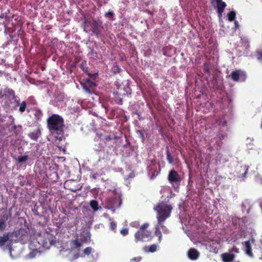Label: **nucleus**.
<instances>
[{"label": "nucleus", "instance_id": "nucleus-33", "mask_svg": "<svg viewBox=\"0 0 262 262\" xmlns=\"http://www.w3.org/2000/svg\"><path fill=\"white\" fill-rule=\"evenodd\" d=\"M120 233L123 236H125L128 234V230L127 228H123L120 231Z\"/></svg>", "mask_w": 262, "mask_h": 262}, {"label": "nucleus", "instance_id": "nucleus-50", "mask_svg": "<svg viewBox=\"0 0 262 262\" xmlns=\"http://www.w3.org/2000/svg\"><path fill=\"white\" fill-rule=\"evenodd\" d=\"M93 178H94V179H96V176H93Z\"/></svg>", "mask_w": 262, "mask_h": 262}, {"label": "nucleus", "instance_id": "nucleus-37", "mask_svg": "<svg viewBox=\"0 0 262 262\" xmlns=\"http://www.w3.org/2000/svg\"><path fill=\"white\" fill-rule=\"evenodd\" d=\"M90 241H91V237H90V233H89V235H88V236L84 238V242L85 243H88V242H90Z\"/></svg>", "mask_w": 262, "mask_h": 262}, {"label": "nucleus", "instance_id": "nucleus-2", "mask_svg": "<svg viewBox=\"0 0 262 262\" xmlns=\"http://www.w3.org/2000/svg\"><path fill=\"white\" fill-rule=\"evenodd\" d=\"M36 241L38 244L36 247L38 249H48L56 243V237L50 232L43 231L37 234Z\"/></svg>", "mask_w": 262, "mask_h": 262}, {"label": "nucleus", "instance_id": "nucleus-46", "mask_svg": "<svg viewBox=\"0 0 262 262\" xmlns=\"http://www.w3.org/2000/svg\"><path fill=\"white\" fill-rule=\"evenodd\" d=\"M247 172V170H246V171L244 173V174H243V177H245V176H246V174Z\"/></svg>", "mask_w": 262, "mask_h": 262}, {"label": "nucleus", "instance_id": "nucleus-8", "mask_svg": "<svg viewBox=\"0 0 262 262\" xmlns=\"http://www.w3.org/2000/svg\"><path fill=\"white\" fill-rule=\"evenodd\" d=\"M8 237L9 238V244L8 245L11 246L12 243H16L19 241V237H18V234H17V231L15 230L13 232H7Z\"/></svg>", "mask_w": 262, "mask_h": 262}, {"label": "nucleus", "instance_id": "nucleus-9", "mask_svg": "<svg viewBox=\"0 0 262 262\" xmlns=\"http://www.w3.org/2000/svg\"><path fill=\"white\" fill-rule=\"evenodd\" d=\"M18 237H19V241H24L28 239L29 234V231L28 229L20 228L17 230Z\"/></svg>", "mask_w": 262, "mask_h": 262}, {"label": "nucleus", "instance_id": "nucleus-43", "mask_svg": "<svg viewBox=\"0 0 262 262\" xmlns=\"http://www.w3.org/2000/svg\"><path fill=\"white\" fill-rule=\"evenodd\" d=\"M4 16H5V15H4V13H1L0 14V18H4Z\"/></svg>", "mask_w": 262, "mask_h": 262}, {"label": "nucleus", "instance_id": "nucleus-6", "mask_svg": "<svg viewBox=\"0 0 262 262\" xmlns=\"http://www.w3.org/2000/svg\"><path fill=\"white\" fill-rule=\"evenodd\" d=\"M234 81H244L246 79V75L244 72L241 70H235L231 72L229 76Z\"/></svg>", "mask_w": 262, "mask_h": 262}, {"label": "nucleus", "instance_id": "nucleus-40", "mask_svg": "<svg viewBox=\"0 0 262 262\" xmlns=\"http://www.w3.org/2000/svg\"><path fill=\"white\" fill-rule=\"evenodd\" d=\"M28 100L32 101V104H35L36 101L32 97H30L28 98Z\"/></svg>", "mask_w": 262, "mask_h": 262}, {"label": "nucleus", "instance_id": "nucleus-17", "mask_svg": "<svg viewBox=\"0 0 262 262\" xmlns=\"http://www.w3.org/2000/svg\"><path fill=\"white\" fill-rule=\"evenodd\" d=\"M8 242H9V238L7 233H5L3 236H0V247H2Z\"/></svg>", "mask_w": 262, "mask_h": 262}, {"label": "nucleus", "instance_id": "nucleus-14", "mask_svg": "<svg viewBox=\"0 0 262 262\" xmlns=\"http://www.w3.org/2000/svg\"><path fill=\"white\" fill-rule=\"evenodd\" d=\"M245 252L247 255L250 257H253V255L252 252V248L249 241L245 242Z\"/></svg>", "mask_w": 262, "mask_h": 262}, {"label": "nucleus", "instance_id": "nucleus-51", "mask_svg": "<svg viewBox=\"0 0 262 262\" xmlns=\"http://www.w3.org/2000/svg\"><path fill=\"white\" fill-rule=\"evenodd\" d=\"M212 149V147H210V151H211Z\"/></svg>", "mask_w": 262, "mask_h": 262}, {"label": "nucleus", "instance_id": "nucleus-35", "mask_svg": "<svg viewBox=\"0 0 262 262\" xmlns=\"http://www.w3.org/2000/svg\"><path fill=\"white\" fill-rule=\"evenodd\" d=\"M231 253H238L239 252V249L236 247H233L231 249L229 250Z\"/></svg>", "mask_w": 262, "mask_h": 262}, {"label": "nucleus", "instance_id": "nucleus-24", "mask_svg": "<svg viewBox=\"0 0 262 262\" xmlns=\"http://www.w3.org/2000/svg\"><path fill=\"white\" fill-rule=\"evenodd\" d=\"M27 106V104L25 101H23L20 104V106L19 108V111L20 113H23L25 111L26 108Z\"/></svg>", "mask_w": 262, "mask_h": 262}, {"label": "nucleus", "instance_id": "nucleus-32", "mask_svg": "<svg viewBox=\"0 0 262 262\" xmlns=\"http://www.w3.org/2000/svg\"><path fill=\"white\" fill-rule=\"evenodd\" d=\"M114 15V12L112 11H109L105 13L104 15L105 17L111 18L113 17Z\"/></svg>", "mask_w": 262, "mask_h": 262}, {"label": "nucleus", "instance_id": "nucleus-20", "mask_svg": "<svg viewBox=\"0 0 262 262\" xmlns=\"http://www.w3.org/2000/svg\"><path fill=\"white\" fill-rule=\"evenodd\" d=\"M90 205L94 211L98 210V203L97 201L94 200L91 201Z\"/></svg>", "mask_w": 262, "mask_h": 262}, {"label": "nucleus", "instance_id": "nucleus-29", "mask_svg": "<svg viewBox=\"0 0 262 262\" xmlns=\"http://www.w3.org/2000/svg\"><path fill=\"white\" fill-rule=\"evenodd\" d=\"M116 228H117V225H116V223H115L114 222H112L110 223V228L114 232H116Z\"/></svg>", "mask_w": 262, "mask_h": 262}, {"label": "nucleus", "instance_id": "nucleus-38", "mask_svg": "<svg viewBox=\"0 0 262 262\" xmlns=\"http://www.w3.org/2000/svg\"><path fill=\"white\" fill-rule=\"evenodd\" d=\"M216 149L217 150L220 149L221 148V146L222 142L220 141L219 142L216 141Z\"/></svg>", "mask_w": 262, "mask_h": 262}, {"label": "nucleus", "instance_id": "nucleus-3", "mask_svg": "<svg viewBox=\"0 0 262 262\" xmlns=\"http://www.w3.org/2000/svg\"><path fill=\"white\" fill-rule=\"evenodd\" d=\"M154 210L157 212L158 224H161L170 216L172 207L166 203L161 202L155 207Z\"/></svg>", "mask_w": 262, "mask_h": 262}, {"label": "nucleus", "instance_id": "nucleus-45", "mask_svg": "<svg viewBox=\"0 0 262 262\" xmlns=\"http://www.w3.org/2000/svg\"><path fill=\"white\" fill-rule=\"evenodd\" d=\"M118 103L119 104H122V99H120V101H119V102H118Z\"/></svg>", "mask_w": 262, "mask_h": 262}, {"label": "nucleus", "instance_id": "nucleus-26", "mask_svg": "<svg viewBox=\"0 0 262 262\" xmlns=\"http://www.w3.org/2000/svg\"><path fill=\"white\" fill-rule=\"evenodd\" d=\"M73 244L76 248H79L82 246V243L76 239L73 241Z\"/></svg>", "mask_w": 262, "mask_h": 262}, {"label": "nucleus", "instance_id": "nucleus-7", "mask_svg": "<svg viewBox=\"0 0 262 262\" xmlns=\"http://www.w3.org/2000/svg\"><path fill=\"white\" fill-rule=\"evenodd\" d=\"M168 180L171 184L180 183L181 181L179 173L174 170L169 171L168 175Z\"/></svg>", "mask_w": 262, "mask_h": 262}, {"label": "nucleus", "instance_id": "nucleus-19", "mask_svg": "<svg viewBox=\"0 0 262 262\" xmlns=\"http://www.w3.org/2000/svg\"><path fill=\"white\" fill-rule=\"evenodd\" d=\"M166 158L167 160L169 163L170 164H173V158L171 154L169 152V150L168 148V147H167L166 149Z\"/></svg>", "mask_w": 262, "mask_h": 262}, {"label": "nucleus", "instance_id": "nucleus-4", "mask_svg": "<svg viewBox=\"0 0 262 262\" xmlns=\"http://www.w3.org/2000/svg\"><path fill=\"white\" fill-rule=\"evenodd\" d=\"M149 224L147 223L143 224L139 230L135 234V241L138 243L139 242L149 241L152 239L151 232L147 230Z\"/></svg>", "mask_w": 262, "mask_h": 262}, {"label": "nucleus", "instance_id": "nucleus-34", "mask_svg": "<svg viewBox=\"0 0 262 262\" xmlns=\"http://www.w3.org/2000/svg\"><path fill=\"white\" fill-rule=\"evenodd\" d=\"M83 90L85 91V92L89 94H92L93 92V91L90 89L89 87L87 85H85L83 86Z\"/></svg>", "mask_w": 262, "mask_h": 262}, {"label": "nucleus", "instance_id": "nucleus-30", "mask_svg": "<svg viewBox=\"0 0 262 262\" xmlns=\"http://www.w3.org/2000/svg\"><path fill=\"white\" fill-rule=\"evenodd\" d=\"M203 70L205 73L209 74L210 73L209 65L208 63H205L204 64Z\"/></svg>", "mask_w": 262, "mask_h": 262}, {"label": "nucleus", "instance_id": "nucleus-11", "mask_svg": "<svg viewBox=\"0 0 262 262\" xmlns=\"http://www.w3.org/2000/svg\"><path fill=\"white\" fill-rule=\"evenodd\" d=\"M216 2L217 11L219 15H221L223 12L226 4L222 0H215Z\"/></svg>", "mask_w": 262, "mask_h": 262}, {"label": "nucleus", "instance_id": "nucleus-1", "mask_svg": "<svg viewBox=\"0 0 262 262\" xmlns=\"http://www.w3.org/2000/svg\"><path fill=\"white\" fill-rule=\"evenodd\" d=\"M47 127L52 134H56V139L62 140L64 126V120L57 114H53L49 117L47 121Z\"/></svg>", "mask_w": 262, "mask_h": 262}, {"label": "nucleus", "instance_id": "nucleus-16", "mask_svg": "<svg viewBox=\"0 0 262 262\" xmlns=\"http://www.w3.org/2000/svg\"><path fill=\"white\" fill-rule=\"evenodd\" d=\"M40 135V132L39 130H37L35 132L30 133L28 134L29 137L33 140L36 141L39 136Z\"/></svg>", "mask_w": 262, "mask_h": 262}, {"label": "nucleus", "instance_id": "nucleus-42", "mask_svg": "<svg viewBox=\"0 0 262 262\" xmlns=\"http://www.w3.org/2000/svg\"><path fill=\"white\" fill-rule=\"evenodd\" d=\"M4 95L3 94L2 91L0 90V98L3 97Z\"/></svg>", "mask_w": 262, "mask_h": 262}, {"label": "nucleus", "instance_id": "nucleus-44", "mask_svg": "<svg viewBox=\"0 0 262 262\" xmlns=\"http://www.w3.org/2000/svg\"><path fill=\"white\" fill-rule=\"evenodd\" d=\"M138 132L140 133L141 137L142 138H143L144 136H143V134L142 133V132L140 130H138Z\"/></svg>", "mask_w": 262, "mask_h": 262}, {"label": "nucleus", "instance_id": "nucleus-21", "mask_svg": "<svg viewBox=\"0 0 262 262\" xmlns=\"http://www.w3.org/2000/svg\"><path fill=\"white\" fill-rule=\"evenodd\" d=\"M28 159V156L25 155L23 156H19L16 159V161L19 163H22L26 162Z\"/></svg>", "mask_w": 262, "mask_h": 262}, {"label": "nucleus", "instance_id": "nucleus-28", "mask_svg": "<svg viewBox=\"0 0 262 262\" xmlns=\"http://www.w3.org/2000/svg\"><path fill=\"white\" fill-rule=\"evenodd\" d=\"M92 250L93 249L91 247H88L84 249L83 252L85 255H89L91 253Z\"/></svg>", "mask_w": 262, "mask_h": 262}, {"label": "nucleus", "instance_id": "nucleus-41", "mask_svg": "<svg viewBox=\"0 0 262 262\" xmlns=\"http://www.w3.org/2000/svg\"><path fill=\"white\" fill-rule=\"evenodd\" d=\"M79 257V255L78 253L75 254L73 257V259H76Z\"/></svg>", "mask_w": 262, "mask_h": 262}, {"label": "nucleus", "instance_id": "nucleus-12", "mask_svg": "<svg viewBox=\"0 0 262 262\" xmlns=\"http://www.w3.org/2000/svg\"><path fill=\"white\" fill-rule=\"evenodd\" d=\"M8 219V214L7 213H5L0 217V231H3L6 227V221Z\"/></svg>", "mask_w": 262, "mask_h": 262}, {"label": "nucleus", "instance_id": "nucleus-22", "mask_svg": "<svg viewBox=\"0 0 262 262\" xmlns=\"http://www.w3.org/2000/svg\"><path fill=\"white\" fill-rule=\"evenodd\" d=\"M157 245L152 244L148 247V250H146V251L149 252L153 253L157 251Z\"/></svg>", "mask_w": 262, "mask_h": 262}, {"label": "nucleus", "instance_id": "nucleus-23", "mask_svg": "<svg viewBox=\"0 0 262 262\" xmlns=\"http://www.w3.org/2000/svg\"><path fill=\"white\" fill-rule=\"evenodd\" d=\"M227 16L228 20L232 21L234 20L236 16V13L234 11H231L228 14Z\"/></svg>", "mask_w": 262, "mask_h": 262}, {"label": "nucleus", "instance_id": "nucleus-47", "mask_svg": "<svg viewBox=\"0 0 262 262\" xmlns=\"http://www.w3.org/2000/svg\"><path fill=\"white\" fill-rule=\"evenodd\" d=\"M139 225L138 223H137V225H135L134 227L137 228L139 227Z\"/></svg>", "mask_w": 262, "mask_h": 262}, {"label": "nucleus", "instance_id": "nucleus-10", "mask_svg": "<svg viewBox=\"0 0 262 262\" xmlns=\"http://www.w3.org/2000/svg\"><path fill=\"white\" fill-rule=\"evenodd\" d=\"M187 254L188 257L191 260H193L197 259L200 256L199 252L194 248L190 249L188 252Z\"/></svg>", "mask_w": 262, "mask_h": 262}, {"label": "nucleus", "instance_id": "nucleus-49", "mask_svg": "<svg viewBox=\"0 0 262 262\" xmlns=\"http://www.w3.org/2000/svg\"><path fill=\"white\" fill-rule=\"evenodd\" d=\"M83 63L82 62V63L81 64V67L82 68H83Z\"/></svg>", "mask_w": 262, "mask_h": 262}, {"label": "nucleus", "instance_id": "nucleus-36", "mask_svg": "<svg viewBox=\"0 0 262 262\" xmlns=\"http://www.w3.org/2000/svg\"><path fill=\"white\" fill-rule=\"evenodd\" d=\"M141 260V257H135L131 259V261L140 262Z\"/></svg>", "mask_w": 262, "mask_h": 262}, {"label": "nucleus", "instance_id": "nucleus-27", "mask_svg": "<svg viewBox=\"0 0 262 262\" xmlns=\"http://www.w3.org/2000/svg\"><path fill=\"white\" fill-rule=\"evenodd\" d=\"M160 226V227L163 230V232L164 234H168L169 233V230L167 229V228L164 226L163 223L161 224H159Z\"/></svg>", "mask_w": 262, "mask_h": 262}, {"label": "nucleus", "instance_id": "nucleus-31", "mask_svg": "<svg viewBox=\"0 0 262 262\" xmlns=\"http://www.w3.org/2000/svg\"><path fill=\"white\" fill-rule=\"evenodd\" d=\"M87 85L89 88H94L96 86V84L95 82H92L90 80H88Z\"/></svg>", "mask_w": 262, "mask_h": 262}, {"label": "nucleus", "instance_id": "nucleus-5", "mask_svg": "<svg viewBox=\"0 0 262 262\" xmlns=\"http://www.w3.org/2000/svg\"><path fill=\"white\" fill-rule=\"evenodd\" d=\"M83 26L84 31L85 32H88L91 31L97 37L101 32V30L99 28V25L98 21L95 19H93L92 21L85 19L83 22Z\"/></svg>", "mask_w": 262, "mask_h": 262}, {"label": "nucleus", "instance_id": "nucleus-13", "mask_svg": "<svg viewBox=\"0 0 262 262\" xmlns=\"http://www.w3.org/2000/svg\"><path fill=\"white\" fill-rule=\"evenodd\" d=\"M224 262H232L235 258V255L230 253H224L222 254Z\"/></svg>", "mask_w": 262, "mask_h": 262}, {"label": "nucleus", "instance_id": "nucleus-25", "mask_svg": "<svg viewBox=\"0 0 262 262\" xmlns=\"http://www.w3.org/2000/svg\"><path fill=\"white\" fill-rule=\"evenodd\" d=\"M34 116L37 120H39L42 116V113L40 110H36Z\"/></svg>", "mask_w": 262, "mask_h": 262}, {"label": "nucleus", "instance_id": "nucleus-15", "mask_svg": "<svg viewBox=\"0 0 262 262\" xmlns=\"http://www.w3.org/2000/svg\"><path fill=\"white\" fill-rule=\"evenodd\" d=\"M7 92L8 93V94L9 95L12 96L13 99L14 100L15 102H16V105H20V103L19 102V99H18V97L15 95L14 91L12 89H8Z\"/></svg>", "mask_w": 262, "mask_h": 262}, {"label": "nucleus", "instance_id": "nucleus-18", "mask_svg": "<svg viewBox=\"0 0 262 262\" xmlns=\"http://www.w3.org/2000/svg\"><path fill=\"white\" fill-rule=\"evenodd\" d=\"M155 235L158 237V242L160 243L162 240V235L160 227L158 226L155 227Z\"/></svg>", "mask_w": 262, "mask_h": 262}, {"label": "nucleus", "instance_id": "nucleus-39", "mask_svg": "<svg viewBox=\"0 0 262 262\" xmlns=\"http://www.w3.org/2000/svg\"><path fill=\"white\" fill-rule=\"evenodd\" d=\"M258 59L261 60L262 61V51L259 52L258 54Z\"/></svg>", "mask_w": 262, "mask_h": 262}, {"label": "nucleus", "instance_id": "nucleus-48", "mask_svg": "<svg viewBox=\"0 0 262 262\" xmlns=\"http://www.w3.org/2000/svg\"><path fill=\"white\" fill-rule=\"evenodd\" d=\"M71 190L73 191V192H75L76 191V189H71Z\"/></svg>", "mask_w": 262, "mask_h": 262}]
</instances>
